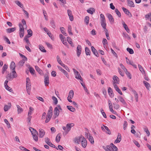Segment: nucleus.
<instances>
[{"instance_id": "f257e3e1", "label": "nucleus", "mask_w": 151, "mask_h": 151, "mask_svg": "<svg viewBox=\"0 0 151 151\" xmlns=\"http://www.w3.org/2000/svg\"><path fill=\"white\" fill-rule=\"evenodd\" d=\"M74 125V124L72 123H68L66 124V127H62L63 129L65 131L63 133V134L66 135L68 134V132L70 131L71 128L73 127Z\"/></svg>"}, {"instance_id": "f03ea898", "label": "nucleus", "mask_w": 151, "mask_h": 151, "mask_svg": "<svg viewBox=\"0 0 151 151\" xmlns=\"http://www.w3.org/2000/svg\"><path fill=\"white\" fill-rule=\"evenodd\" d=\"M17 77V74L15 70H12V72L7 75V79H13Z\"/></svg>"}, {"instance_id": "7ed1b4c3", "label": "nucleus", "mask_w": 151, "mask_h": 151, "mask_svg": "<svg viewBox=\"0 0 151 151\" xmlns=\"http://www.w3.org/2000/svg\"><path fill=\"white\" fill-rule=\"evenodd\" d=\"M44 83L46 86H48L49 84V76L47 74H45L44 76Z\"/></svg>"}, {"instance_id": "20e7f679", "label": "nucleus", "mask_w": 151, "mask_h": 151, "mask_svg": "<svg viewBox=\"0 0 151 151\" xmlns=\"http://www.w3.org/2000/svg\"><path fill=\"white\" fill-rule=\"evenodd\" d=\"M109 148L113 151H118V148L113 143H111L109 145L107 146V148Z\"/></svg>"}, {"instance_id": "39448f33", "label": "nucleus", "mask_w": 151, "mask_h": 151, "mask_svg": "<svg viewBox=\"0 0 151 151\" xmlns=\"http://www.w3.org/2000/svg\"><path fill=\"white\" fill-rule=\"evenodd\" d=\"M82 139L81 141L82 146L84 148H85L87 145L86 140L84 137H82Z\"/></svg>"}, {"instance_id": "423d86ee", "label": "nucleus", "mask_w": 151, "mask_h": 151, "mask_svg": "<svg viewBox=\"0 0 151 151\" xmlns=\"http://www.w3.org/2000/svg\"><path fill=\"white\" fill-rule=\"evenodd\" d=\"M77 56L79 57L81 52V45H78L77 48Z\"/></svg>"}, {"instance_id": "0eeeda50", "label": "nucleus", "mask_w": 151, "mask_h": 151, "mask_svg": "<svg viewBox=\"0 0 151 151\" xmlns=\"http://www.w3.org/2000/svg\"><path fill=\"white\" fill-rule=\"evenodd\" d=\"M68 16L69 17L70 20L71 21L73 20V17L72 15V12L70 10H68Z\"/></svg>"}, {"instance_id": "6e6552de", "label": "nucleus", "mask_w": 151, "mask_h": 151, "mask_svg": "<svg viewBox=\"0 0 151 151\" xmlns=\"http://www.w3.org/2000/svg\"><path fill=\"white\" fill-rule=\"evenodd\" d=\"M122 139V137L120 133H118L117 139L115 140L114 143H118L120 142Z\"/></svg>"}, {"instance_id": "1a4fd4ad", "label": "nucleus", "mask_w": 151, "mask_h": 151, "mask_svg": "<svg viewBox=\"0 0 151 151\" xmlns=\"http://www.w3.org/2000/svg\"><path fill=\"white\" fill-rule=\"evenodd\" d=\"M45 134V132L44 130L42 129H39V137L40 138L43 137Z\"/></svg>"}, {"instance_id": "9d476101", "label": "nucleus", "mask_w": 151, "mask_h": 151, "mask_svg": "<svg viewBox=\"0 0 151 151\" xmlns=\"http://www.w3.org/2000/svg\"><path fill=\"white\" fill-rule=\"evenodd\" d=\"M82 137H83L81 136L75 137L74 140V142L75 143H77L78 144H79V142L81 141L82 139Z\"/></svg>"}, {"instance_id": "9b49d317", "label": "nucleus", "mask_w": 151, "mask_h": 151, "mask_svg": "<svg viewBox=\"0 0 151 151\" xmlns=\"http://www.w3.org/2000/svg\"><path fill=\"white\" fill-rule=\"evenodd\" d=\"M60 113V111L57 107H55L54 110V114L55 115V118L58 117Z\"/></svg>"}, {"instance_id": "f8f14e48", "label": "nucleus", "mask_w": 151, "mask_h": 151, "mask_svg": "<svg viewBox=\"0 0 151 151\" xmlns=\"http://www.w3.org/2000/svg\"><path fill=\"white\" fill-rule=\"evenodd\" d=\"M11 106V103H9L8 104V105H5L4 108V111H6L10 109Z\"/></svg>"}, {"instance_id": "ddd939ff", "label": "nucleus", "mask_w": 151, "mask_h": 151, "mask_svg": "<svg viewBox=\"0 0 151 151\" xmlns=\"http://www.w3.org/2000/svg\"><path fill=\"white\" fill-rule=\"evenodd\" d=\"M106 15L109 21L111 23H113L114 22V21L112 15L109 13H108Z\"/></svg>"}, {"instance_id": "4468645a", "label": "nucleus", "mask_w": 151, "mask_h": 151, "mask_svg": "<svg viewBox=\"0 0 151 151\" xmlns=\"http://www.w3.org/2000/svg\"><path fill=\"white\" fill-rule=\"evenodd\" d=\"M101 23L102 27L104 29V30L107 31V30L106 28V20L101 21Z\"/></svg>"}, {"instance_id": "2eb2a0df", "label": "nucleus", "mask_w": 151, "mask_h": 151, "mask_svg": "<svg viewBox=\"0 0 151 151\" xmlns=\"http://www.w3.org/2000/svg\"><path fill=\"white\" fill-rule=\"evenodd\" d=\"M91 49L93 53V54L95 55L97 57H99V54L97 51L93 46H92L91 47Z\"/></svg>"}, {"instance_id": "dca6fc26", "label": "nucleus", "mask_w": 151, "mask_h": 151, "mask_svg": "<svg viewBox=\"0 0 151 151\" xmlns=\"http://www.w3.org/2000/svg\"><path fill=\"white\" fill-rule=\"evenodd\" d=\"M15 67L16 65L14 61L12 62L10 65V69L12 70H15Z\"/></svg>"}, {"instance_id": "f3484780", "label": "nucleus", "mask_w": 151, "mask_h": 151, "mask_svg": "<svg viewBox=\"0 0 151 151\" xmlns=\"http://www.w3.org/2000/svg\"><path fill=\"white\" fill-rule=\"evenodd\" d=\"M108 93L111 97H112L114 96V94L112 89L110 87H109L108 88Z\"/></svg>"}, {"instance_id": "a211bd4d", "label": "nucleus", "mask_w": 151, "mask_h": 151, "mask_svg": "<svg viewBox=\"0 0 151 151\" xmlns=\"http://www.w3.org/2000/svg\"><path fill=\"white\" fill-rule=\"evenodd\" d=\"M16 27L11 28H8L6 29V31L8 33H11L15 31L16 29Z\"/></svg>"}, {"instance_id": "6ab92c4d", "label": "nucleus", "mask_w": 151, "mask_h": 151, "mask_svg": "<svg viewBox=\"0 0 151 151\" xmlns=\"http://www.w3.org/2000/svg\"><path fill=\"white\" fill-rule=\"evenodd\" d=\"M75 78L77 79L80 80L81 81H83V80L82 78L81 77L79 73L78 72V74H76Z\"/></svg>"}, {"instance_id": "aec40b11", "label": "nucleus", "mask_w": 151, "mask_h": 151, "mask_svg": "<svg viewBox=\"0 0 151 151\" xmlns=\"http://www.w3.org/2000/svg\"><path fill=\"white\" fill-rule=\"evenodd\" d=\"M132 92L134 94V96L135 99L136 101V102H138V95L136 91L134 90L132 91Z\"/></svg>"}, {"instance_id": "412c9836", "label": "nucleus", "mask_w": 151, "mask_h": 151, "mask_svg": "<svg viewBox=\"0 0 151 151\" xmlns=\"http://www.w3.org/2000/svg\"><path fill=\"white\" fill-rule=\"evenodd\" d=\"M67 40L68 42L71 45V46L73 47H74V45L72 42L71 39L70 37H67Z\"/></svg>"}, {"instance_id": "4be33fe9", "label": "nucleus", "mask_w": 151, "mask_h": 151, "mask_svg": "<svg viewBox=\"0 0 151 151\" xmlns=\"http://www.w3.org/2000/svg\"><path fill=\"white\" fill-rule=\"evenodd\" d=\"M39 47L40 50L42 52H46V50L45 49L44 47H43L42 45H39Z\"/></svg>"}, {"instance_id": "5701e85b", "label": "nucleus", "mask_w": 151, "mask_h": 151, "mask_svg": "<svg viewBox=\"0 0 151 151\" xmlns=\"http://www.w3.org/2000/svg\"><path fill=\"white\" fill-rule=\"evenodd\" d=\"M143 83L146 88L148 90H149L150 87V85L149 84V83L145 81H143Z\"/></svg>"}, {"instance_id": "b1692460", "label": "nucleus", "mask_w": 151, "mask_h": 151, "mask_svg": "<svg viewBox=\"0 0 151 151\" xmlns=\"http://www.w3.org/2000/svg\"><path fill=\"white\" fill-rule=\"evenodd\" d=\"M73 90H70L68 96V98H70V99H72L73 97Z\"/></svg>"}, {"instance_id": "393cba45", "label": "nucleus", "mask_w": 151, "mask_h": 151, "mask_svg": "<svg viewBox=\"0 0 151 151\" xmlns=\"http://www.w3.org/2000/svg\"><path fill=\"white\" fill-rule=\"evenodd\" d=\"M113 79L114 81V82L116 83H119V79L116 76H114L113 77Z\"/></svg>"}, {"instance_id": "a878e982", "label": "nucleus", "mask_w": 151, "mask_h": 151, "mask_svg": "<svg viewBox=\"0 0 151 151\" xmlns=\"http://www.w3.org/2000/svg\"><path fill=\"white\" fill-rule=\"evenodd\" d=\"M38 133H35V134H34L32 135L33 138L34 140L37 142L38 140Z\"/></svg>"}, {"instance_id": "bb28decb", "label": "nucleus", "mask_w": 151, "mask_h": 151, "mask_svg": "<svg viewBox=\"0 0 151 151\" xmlns=\"http://www.w3.org/2000/svg\"><path fill=\"white\" fill-rule=\"evenodd\" d=\"M122 9L124 12L127 15H129V14L132 16L131 14L130 13L129 11L127 9L123 7L122 8Z\"/></svg>"}, {"instance_id": "cd10ccee", "label": "nucleus", "mask_w": 151, "mask_h": 151, "mask_svg": "<svg viewBox=\"0 0 151 151\" xmlns=\"http://www.w3.org/2000/svg\"><path fill=\"white\" fill-rule=\"evenodd\" d=\"M67 107L68 110L72 112H74L76 111L75 109L72 106H68Z\"/></svg>"}, {"instance_id": "c85d7f7f", "label": "nucleus", "mask_w": 151, "mask_h": 151, "mask_svg": "<svg viewBox=\"0 0 151 151\" xmlns=\"http://www.w3.org/2000/svg\"><path fill=\"white\" fill-rule=\"evenodd\" d=\"M118 98L119 99V101L123 104H126V102L125 101L122 96H118Z\"/></svg>"}, {"instance_id": "c756f323", "label": "nucleus", "mask_w": 151, "mask_h": 151, "mask_svg": "<svg viewBox=\"0 0 151 151\" xmlns=\"http://www.w3.org/2000/svg\"><path fill=\"white\" fill-rule=\"evenodd\" d=\"M29 129L32 135L35 134L36 132L38 133L37 132L35 129L32 127H29Z\"/></svg>"}, {"instance_id": "7c9ffc66", "label": "nucleus", "mask_w": 151, "mask_h": 151, "mask_svg": "<svg viewBox=\"0 0 151 151\" xmlns=\"http://www.w3.org/2000/svg\"><path fill=\"white\" fill-rule=\"evenodd\" d=\"M24 33V29L19 30V36L21 38H22L23 37Z\"/></svg>"}, {"instance_id": "2f4dec72", "label": "nucleus", "mask_w": 151, "mask_h": 151, "mask_svg": "<svg viewBox=\"0 0 151 151\" xmlns=\"http://www.w3.org/2000/svg\"><path fill=\"white\" fill-rule=\"evenodd\" d=\"M35 68L36 70L37 71V72L40 75H41L42 73V71L37 66H35Z\"/></svg>"}, {"instance_id": "473e14b6", "label": "nucleus", "mask_w": 151, "mask_h": 151, "mask_svg": "<svg viewBox=\"0 0 151 151\" xmlns=\"http://www.w3.org/2000/svg\"><path fill=\"white\" fill-rule=\"evenodd\" d=\"M138 66L140 71L143 73L145 74V72L142 67L140 65H138Z\"/></svg>"}, {"instance_id": "72a5a7b5", "label": "nucleus", "mask_w": 151, "mask_h": 151, "mask_svg": "<svg viewBox=\"0 0 151 151\" xmlns=\"http://www.w3.org/2000/svg\"><path fill=\"white\" fill-rule=\"evenodd\" d=\"M85 52L86 55H90V51L89 49L87 47H85Z\"/></svg>"}, {"instance_id": "f704fd0d", "label": "nucleus", "mask_w": 151, "mask_h": 151, "mask_svg": "<svg viewBox=\"0 0 151 151\" xmlns=\"http://www.w3.org/2000/svg\"><path fill=\"white\" fill-rule=\"evenodd\" d=\"M128 5L130 6L134 7V6L133 2L129 0H127Z\"/></svg>"}, {"instance_id": "c9c22d12", "label": "nucleus", "mask_w": 151, "mask_h": 151, "mask_svg": "<svg viewBox=\"0 0 151 151\" xmlns=\"http://www.w3.org/2000/svg\"><path fill=\"white\" fill-rule=\"evenodd\" d=\"M88 139L91 144H93L94 143L93 138V137L90 134L89 135Z\"/></svg>"}, {"instance_id": "e433bc0d", "label": "nucleus", "mask_w": 151, "mask_h": 151, "mask_svg": "<svg viewBox=\"0 0 151 151\" xmlns=\"http://www.w3.org/2000/svg\"><path fill=\"white\" fill-rule=\"evenodd\" d=\"M17 111L18 114L20 113L23 111V109L22 108L20 107L19 106V105H17Z\"/></svg>"}, {"instance_id": "4c0bfd02", "label": "nucleus", "mask_w": 151, "mask_h": 151, "mask_svg": "<svg viewBox=\"0 0 151 151\" xmlns=\"http://www.w3.org/2000/svg\"><path fill=\"white\" fill-rule=\"evenodd\" d=\"M60 29L61 31V32L65 36H67V34L65 32L64 28L63 27H61L60 28Z\"/></svg>"}, {"instance_id": "58836bf2", "label": "nucleus", "mask_w": 151, "mask_h": 151, "mask_svg": "<svg viewBox=\"0 0 151 151\" xmlns=\"http://www.w3.org/2000/svg\"><path fill=\"white\" fill-rule=\"evenodd\" d=\"M127 50L131 54H133L134 53L133 50L129 47H127Z\"/></svg>"}, {"instance_id": "ea45409f", "label": "nucleus", "mask_w": 151, "mask_h": 151, "mask_svg": "<svg viewBox=\"0 0 151 151\" xmlns=\"http://www.w3.org/2000/svg\"><path fill=\"white\" fill-rule=\"evenodd\" d=\"M71 27L70 25H68V32L70 35H73V33L71 32Z\"/></svg>"}, {"instance_id": "a19ab883", "label": "nucleus", "mask_w": 151, "mask_h": 151, "mask_svg": "<svg viewBox=\"0 0 151 151\" xmlns=\"http://www.w3.org/2000/svg\"><path fill=\"white\" fill-rule=\"evenodd\" d=\"M28 33V36L30 37L32 35V32L30 29H28L27 31Z\"/></svg>"}, {"instance_id": "79ce46f5", "label": "nucleus", "mask_w": 151, "mask_h": 151, "mask_svg": "<svg viewBox=\"0 0 151 151\" xmlns=\"http://www.w3.org/2000/svg\"><path fill=\"white\" fill-rule=\"evenodd\" d=\"M115 12H116V14L119 17H121V15L120 12L119 11L118 9H116L115 10Z\"/></svg>"}, {"instance_id": "37998d69", "label": "nucleus", "mask_w": 151, "mask_h": 151, "mask_svg": "<svg viewBox=\"0 0 151 151\" xmlns=\"http://www.w3.org/2000/svg\"><path fill=\"white\" fill-rule=\"evenodd\" d=\"M104 127L105 128V129L107 130V132H106V133L109 134H111V132L110 130L106 126L104 125Z\"/></svg>"}, {"instance_id": "c03bdc74", "label": "nucleus", "mask_w": 151, "mask_h": 151, "mask_svg": "<svg viewBox=\"0 0 151 151\" xmlns=\"http://www.w3.org/2000/svg\"><path fill=\"white\" fill-rule=\"evenodd\" d=\"M33 110H34V109L32 107H30L29 108V110L28 112V115H31L32 114V111H33Z\"/></svg>"}, {"instance_id": "a18cd8bd", "label": "nucleus", "mask_w": 151, "mask_h": 151, "mask_svg": "<svg viewBox=\"0 0 151 151\" xmlns=\"http://www.w3.org/2000/svg\"><path fill=\"white\" fill-rule=\"evenodd\" d=\"M52 99L54 101V104L55 105L57 104L58 102L57 98L53 96L52 97Z\"/></svg>"}, {"instance_id": "49530a36", "label": "nucleus", "mask_w": 151, "mask_h": 151, "mask_svg": "<svg viewBox=\"0 0 151 151\" xmlns=\"http://www.w3.org/2000/svg\"><path fill=\"white\" fill-rule=\"evenodd\" d=\"M124 72L126 74L129 79H130L132 78V76L130 73L127 71V70H126V71H125Z\"/></svg>"}, {"instance_id": "de8ad7c7", "label": "nucleus", "mask_w": 151, "mask_h": 151, "mask_svg": "<svg viewBox=\"0 0 151 151\" xmlns=\"http://www.w3.org/2000/svg\"><path fill=\"white\" fill-rule=\"evenodd\" d=\"M113 105L114 109H118L119 108L120 106L118 104L113 103Z\"/></svg>"}, {"instance_id": "09e8293b", "label": "nucleus", "mask_w": 151, "mask_h": 151, "mask_svg": "<svg viewBox=\"0 0 151 151\" xmlns=\"http://www.w3.org/2000/svg\"><path fill=\"white\" fill-rule=\"evenodd\" d=\"M50 24L51 25L52 27L55 29L56 26L55 24L54 21L53 20H52L50 22Z\"/></svg>"}, {"instance_id": "8fccbe9b", "label": "nucleus", "mask_w": 151, "mask_h": 151, "mask_svg": "<svg viewBox=\"0 0 151 151\" xmlns=\"http://www.w3.org/2000/svg\"><path fill=\"white\" fill-rule=\"evenodd\" d=\"M15 3L16 4H17L18 6H19L21 8H22L23 6V4H21V3L19 1H15Z\"/></svg>"}, {"instance_id": "3c124183", "label": "nucleus", "mask_w": 151, "mask_h": 151, "mask_svg": "<svg viewBox=\"0 0 151 151\" xmlns=\"http://www.w3.org/2000/svg\"><path fill=\"white\" fill-rule=\"evenodd\" d=\"M60 135L59 134H58L57 135L56 137L55 140L56 142H59V141H60Z\"/></svg>"}, {"instance_id": "603ef678", "label": "nucleus", "mask_w": 151, "mask_h": 151, "mask_svg": "<svg viewBox=\"0 0 151 151\" xmlns=\"http://www.w3.org/2000/svg\"><path fill=\"white\" fill-rule=\"evenodd\" d=\"M89 19V17L88 16L86 17L85 18L84 22L86 23L87 24H88Z\"/></svg>"}, {"instance_id": "864d4df0", "label": "nucleus", "mask_w": 151, "mask_h": 151, "mask_svg": "<svg viewBox=\"0 0 151 151\" xmlns=\"http://www.w3.org/2000/svg\"><path fill=\"white\" fill-rule=\"evenodd\" d=\"M91 9H92V10L90 9H88L87 10V12L89 14H93V11L95 12V10L93 8H91Z\"/></svg>"}, {"instance_id": "5fc2aeb1", "label": "nucleus", "mask_w": 151, "mask_h": 151, "mask_svg": "<svg viewBox=\"0 0 151 151\" xmlns=\"http://www.w3.org/2000/svg\"><path fill=\"white\" fill-rule=\"evenodd\" d=\"M123 35L124 37H125L127 39L129 40L130 39V37L128 35V34L123 33Z\"/></svg>"}, {"instance_id": "6e6d98bb", "label": "nucleus", "mask_w": 151, "mask_h": 151, "mask_svg": "<svg viewBox=\"0 0 151 151\" xmlns=\"http://www.w3.org/2000/svg\"><path fill=\"white\" fill-rule=\"evenodd\" d=\"M29 37H28V36H25L24 38V40H25L26 42L28 44H29L30 42L27 39Z\"/></svg>"}, {"instance_id": "4d7b16f0", "label": "nucleus", "mask_w": 151, "mask_h": 151, "mask_svg": "<svg viewBox=\"0 0 151 151\" xmlns=\"http://www.w3.org/2000/svg\"><path fill=\"white\" fill-rule=\"evenodd\" d=\"M24 59H22L20 60L19 63V66H22L24 63Z\"/></svg>"}, {"instance_id": "13d9d810", "label": "nucleus", "mask_w": 151, "mask_h": 151, "mask_svg": "<svg viewBox=\"0 0 151 151\" xmlns=\"http://www.w3.org/2000/svg\"><path fill=\"white\" fill-rule=\"evenodd\" d=\"M101 21H105V19L104 15L103 14H101L100 15Z\"/></svg>"}, {"instance_id": "bf43d9fd", "label": "nucleus", "mask_w": 151, "mask_h": 151, "mask_svg": "<svg viewBox=\"0 0 151 151\" xmlns=\"http://www.w3.org/2000/svg\"><path fill=\"white\" fill-rule=\"evenodd\" d=\"M151 17V12L145 15V17L146 19H149Z\"/></svg>"}, {"instance_id": "052dcab7", "label": "nucleus", "mask_w": 151, "mask_h": 151, "mask_svg": "<svg viewBox=\"0 0 151 151\" xmlns=\"http://www.w3.org/2000/svg\"><path fill=\"white\" fill-rule=\"evenodd\" d=\"M127 123L126 121H124V123L123 124V129L124 130H125L126 129V127L127 126Z\"/></svg>"}, {"instance_id": "680f3d73", "label": "nucleus", "mask_w": 151, "mask_h": 151, "mask_svg": "<svg viewBox=\"0 0 151 151\" xmlns=\"http://www.w3.org/2000/svg\"><path fill=\"white\" fill-rule=\"evenodd\" d=\"M122 24L125 30L129 29L127 25L125 23L124 21L122 22Z\"/></svg>"}, {"instance_id": "e2e57ef3", "label": "nucleus", "mask_w": 151, "mask_h": 151, "mask_svg": "<svg viewBox=\"0 0 151 151\" xmlns=\"http://www.w3.org/2000/svg\"><path fill=\"white\" fill-rule=\"evenodd\" d=\"M5 88L8 91H9L10 92H11L12 90L11 88L8 86V85H7L6 86H4Z\"/></svg>"}, {"instance_id": "0e129e2a", "label": "nucleus", "mask_w": 151, "mask_h": 151, "mask_svg": "<svg viewBox=\"0 0 151 151\" xmlns=\"http://www.w3.org/2000/svg\"><path fill=\"white\" fill-rule=\"evenodd\" d=\"M101 113L103 115L104 117L105 118H106V115L104 111V110L102 109H101Z\"/></svg>"}, {"instance_id": "69168bd1", "label": "nucleus", "mask_w": 151, "mask_h": 151, "mask_svg": "<svg viewBox=\"0 0 151 151\" xmlns=\"http://www.w3.org/2000/svg\"><path fill=\"white\" fill-rule=\"evenodd\" d=\"M62 72H63L65 75L66 77L68 78H69V76L68 74V73H67V72L65 70H64Z\"/></svg>"}, {"instance_id": "338daca9", "label": "nucleus", "mask_w": 151, "mask_h": 151, "mask_svg": "<svg viewBox=\"0 0 151 151\" xmlns=\"http://www.w3.org/2000/svg\"><path fill=\"white\" fill-rule=\"evenodd\" d=\"M57 61L59 63V64L60 65L61 63H62V61H61L58 55H57Z\"/></svg>"}, {"instance_id": "774afa93", "label": "nucleus", "mask_w": 151, "mask_h": 151, "mask_svg": "<svg viewBox=\"0 0 151 151\" xmlns=\"http://www.w3.org/2000/svg\"><path fill=\"white\" fill-rule=\"evenodd\" d=\"M4 122L7 125L8 127V128H9L10 127V124L9 123V122H8V121L7 120V119H4Z\"/></svg>"}]
</instances>
